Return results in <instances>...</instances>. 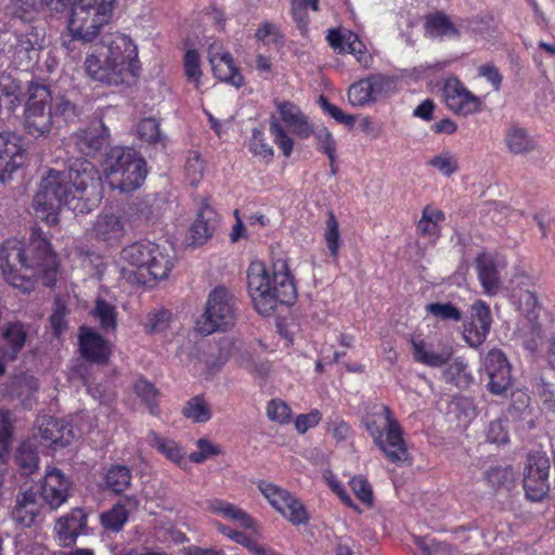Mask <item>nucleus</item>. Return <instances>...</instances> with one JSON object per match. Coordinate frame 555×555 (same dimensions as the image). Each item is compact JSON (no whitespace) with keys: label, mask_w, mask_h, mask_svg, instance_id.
Masks as SVG:
<instances>
[{"label":"nucleus","mask_w":555,"mask_h":555,"mask_svg":"<svg viewBox=\"0 0 555 555\" xmlns=\"http://www.w3.org/2000/svg\"><path fill=\"white\" fill-rule=\"evenodd\" d=\"M102 198L99 171L86 157L75 158L64 171L50 169L33 199L35 216L48 225L60 221L61 206L89 214Z\"/></svg>","instance_id":"nucleus-1"},{"label":"nucleus","mask_w":555,"mask_h":555,"mask_svg":"<svg viewBox=\"0 0 555 555\" xmlns=\"http://www.w3.org/2000/svg\"><path fill=\"white\" fill-rule=\"evenodd\" d=\"M0 261L4 280L24 294L31 293L39 279L49 287L56 282L57 256L38 227L31 229L27 244L17 238L5 240L0 247Z\"/></svg>","instance_id":"nucleus-2"},{"label":"nucleus","mask_w":555,"mask_h":555,"mask_svg":"<svg viewBox=\"0 0 555 555\" xmlns=\"http://www.w3.org/2000/svg\"><path fill=\"white\" fill-rule=\"evenodd\" d=\"M247 291L255 310L272 315L280 305L291 306L297 299V287L286 259H274L271 267L253 260L246 271Z\"/></svg>","instance_id":"nucleus-3"},{"label":"nucleus","mask_w":555,"mask_h":555,"mask_svg":"<svg viewBox=\"0 0 555 555\" xmlns=\"http://www.w3.org/2000/svg\"><path fill=\"white\" fill-rule=\"evenodd\" d=\"M85 66L93 80L115 86L141 74L138 48L130 36L120 33L102 37L96 51L86 57Z\"/></svg>","instance_id":"nucleus-4"},{"label":"nucleus","mask_w":555,"mask_h":555,"mask_svg":"<svg viewBox=\"0 0 555 555\" xmlns=\"http://www.w3.org/2000/svg\"><path fill=\"white\" fill-rule=\"evenodd\" d=\"M362 424L388 462L397 466L412 464L403 427L388 405H375L362 417Z\"/></svg>","instance_id":"nucleus-5"},{"label":"nucleus","mask_w":555,"mask_h":555,"mask_svg":"<svg viewBox=\"0 0 555 555\" xmlns=\"http://www.w3.org/2000/svg\"><path fill=\"white\" fill-rule=\"evenodd\" d=\"M104 172L113 189L132 192L139 189L147 175L144 157L129 146L111 147L103 163Z\"/></svg>","instance_id":"nucleus-6"},{"label":"nucleus","mask_w":555,"mask_h":555,"mask_svg":"<svg viewBox=\"0 0 555 555\" xmlns=\"http://www.w3.org/2000/svg\"><path fill=\"white\" fill-rule=\"evenodd\" d=\"M120 260L135 268L144 284L167 279L173 268L170 255L158 244L146 240L124 247Z\"/></svg>","instance_id":"nucleus-7"},{"label":"nucleus","mask_w":555,"mask_h":555,"mask_svg":"<svg viewBox=\"0 0 555 555\" xmlns=\"http://www.w3.org/2000/svg\"><path fill=\"white\" fill-rule=\"evenodd\" d=\"M116 0H74L68 29L73 38L92 41L113 17Z\"/></svg>","instance_id":"nucleus-8"},{"label":"nucleus","mask_w":555,"mask_h":555,"mask_svg":"<svg viewBox=\"0 0 555 555\" xmlns=\"http://www.w3.org/2000/svg\"><path fill=\"white\" fill-rule=\"evenodd\" d=\"M24 111V128L34 138L49 134L53 125L52 95L41 83H31Z\"/></svg>","instance_id":"nucleus-9"},{"label":"nucleus","mask_w":555,"mask_h":555,"mask_svg":"<svg viewBox=\"0 0 555 555\" xmlns=\"http://www.w3.org/2000/svg\"><path fill=\"white\" fill-rule=\"evenodd\" d=\"M235 321V308L232 294L224 286H216L210 291L206 308L197 320L196 326L201 334L210 335L225 331Z\"/></svg>","instance_id":"nucleus-10"},{"label":"nucleus","mask_w":555,"mask_h":555,"mask_svg":"<svg viewBox=\"0 0 555 555\" xmlns=\"http://www.w3.org/2000/svg\"><path fill=\"white\" fill-rule=\"evenodd\" d=\"M397 90V80L385 74H371L354 81L348 89V101L353 107H363L389 98Z\"/></svg>","instance_id":"nucleus-11"},{"label":"nucleus","mask_w":555,"mask_h":555,"mask_svg":"<svg viewBox=\"0 0 555 555\" xmlns=\"http://www.w3.org/2000/svg\"><path fill=\"white\" fill-rule=\"evenodd\" d=\"M13 36L14 42L9 49L12 62L18 68L28 70L38 61L42 36L36 26L24 22L20 27H15Z\"/></svg>","instance_id":"nucleus-12"},{"label":"nucleus","mask_w":555,"mask_h":555,"mask_svg":"<svg viewBox=\"0 0 555 555\" xmlns=\"http://www.w3.org/2000/svg\"><path fill=\"white\" fill-rule=\"evenodd\" d=\"M441 96L446 107L455 115L466 117L481 112V99L470 92L456 76L444 79Z\"/></svg>","instance_id":"nucleus-13"},{"label":"nucleus","mask_w":555,"mask_h":555,"mask_svg":"<svg viewBox=\"0 0 555 555\" xmlns=\"http://www.w3.org/2000/svg\"><path fill=\"white\" fill-rule=\"evenodd\" d=\"M550 460L540 452L529 453L524 473V490L532 502L542 501L550 491Z\"/></svg>","instance_id":"nucleus-14"},{"label":"nucleus","mask_w":555,"mask_h":555,"mask_svg":"<svg viewBox=\"0 0 555 555\" xmlns=\"http://www.w3.org/2000/svg\"><path fill=\"white\" fill-rule=\"evenodd\" d=\"M26 158L24 138L11 131L0 132V182L11 181L13 175L24 166Z\"/></svg>","instance_id":"nucleus-15"},{"label":"nucleus","mask_w":555,"mask_h":555,"mask_svg":"<svg viewBox=\"0 0 555 555\" xmlns=\"http://www.w3.org/2000/svg\"><path fill=\"white\" fill-rule=\"evenodd\" d=\"M488 390L495 396H505L513 385L511 364L505 353L498 348L488 351L485 358Z\"/></svg>","instance_id":"nucleus-16"},{"label":"nucleus","mask_w":555,"mask_h":555,"mask_svg":"<svg viewBox=\"0 0 555 555\" xmlns=\"http://www.w3.org/2000/svg\"><path fill=\"white\" fill-rule=\"evenodd\" d=\"M411 346L414 361L431 369L443 367L454 354L452 345L448 343L434 345L422 337H412Z\"/></svg>","instance_id":"nucleus-17"},{"label":"nucleus","mask_w":555,"mask_h":555,"mask_svg":"<svg viewBox=\"0 0 555 555\" xmlns=\"http://www.w3.org/2000/svg\"><path fill=\"white\" fill-rule=\"evenodd\" d=\"M492 324L489 306L478 300L472 306V315L464 324L463 339L472 348L480 347L487 339Z\"/></svg>","instance_id":"nucleus-18"},{"label":"nucleus","mask_w":555,"mask_h":555,"mask_svg":"<svg viewBox=\"0 0 555 555\" xmlns=\"http://www.w3.org/2000/svg\"><path fill=\"white\" fill-rule=\"evenodd\" d=\"M78 344L80 356L88 362L106 364L112 356L111 343L90 327H80Z\"/></svg>","instance_id":"nucleus-19"},{"label":"nucleus","mask_w":555,"mask_h":555,"mask_svg":"<svg viewBox=\"0 0 555 555\" xmlns=\"http://www.w3.org/2000/svg\"><path fill=\"white\" fill-rule=\"evenodd\" d=\"M72 487L70 480L56 467L48 469L39 485L40 498L51 508L63 505Z\"/></svg>","instance_id":"nucleus-20"},{"label":"nucleus","mask_w":555,"mask_h":555,"mask_svg":"<svg viewBox=\"0 0 555 555\" xmlns=\"http://www.w3.org/2000/svg\"><path fill=\"white\" fill-rule=\"evenodd\" d=\"M219 222V215L210 205L209 198H204L197 210L196 218L189 230L192 245L202 246L210 240L217 230Z\"/></svg>","instance_id":"nucleus-21"},{"label":"nucleus","mask_w":555,"mask_h":555,"mask_svg":"<svg viewBox=\"0 0 555 555\" xmlns=\"http://www.w3.org/2000/svg\"><path fill=\"white\" fill-rule=\"evenodd\" d=\"M275 108L281 121L297 138L309 139L313 133V125L301 108L292 101H275Z\"/></svg>","instance_id":"nucleus-22"},{"label":"nucleus","mask_w":555,"mask_h":555,"mask_svg":"<svg viewBox=\"0 0 555 555\" xmlns=\"http://www.w3.org/2000/svg\"><path fill=\"white\" fill-rule=\"evenodd\" d=\"M87 526V515L81 508H74L59 518L54 531L62 546L68 547L76 543L77 538Z\"/></svg>","instance_id":"nucleus-23"},{"label":"nucleus","mask_w":555,"mask_h":555,"mask_svg":"<svg viewBox=\"0 0 555 555\" xmlns=\"http://www.w3.org/2000/svg\"><path fill=\"white\" fill-rule=\"evenodd\" d=\"M478 280L486 295L493 296L500 288V274L496 255L481 251L475 259Z\"/></svg>","instance_id":"nucleus-24"},{"label":"nucleus","mask_w":555,"mask_h":555,"mask_svg":"<svg viewBox=\"0 0 555 555\" xmlns=\"http://www.w3.org/2000/svg\"><path fill=\"white\" fill-rule=\"evenodd\" d=\"M209 62L217 79L235 88L244 86L245 78L240 68L235 65L233 56L229 52L211 53Z\"/></svg>","instance_id":"nucleus-25"},{"label":"nucleus","mask_w":555,"mask_h":555,"mask_svg":"<svg viewBox=\"0 0 555 555\" xmlns=\"http://www.w3.org/2000/svg\"><path fill=\"white\" fill-rule=\"evenodd\" d=\"M4 346H0V358L7 361L16 360L25 346L27 333L22 322H9L2 331Z\"/></svg>","instance_id":"nucleus-26"},{"label":"nucleus","mask_w":555,"mask_h":555,"mask_svg":"<svg viewBox=\"0 0 555 555\" xmlns=\"http://www.w3.org/2000/svg\"><path fill=\"white\" fill-rule=\"evenodd\" d=\"M108 129L101 124L100 127L80 129L74 133L73 140L78 151L85 156H93L106 143Z\"/></svg>","instance_id":"nucleus-27"},{"label":"nucleus","mask_w":555,"mask_h":555,"mask_svg":"<svg viewBox=\"0 0 555 555\" xmlns=\"http://www.w3.org/2000/svg\"><path fill=\"white\" fill-rule=\"evenodd\" d=\"M147 443L159 454L179 467L186 465L185 451L173 439L160 436L155 430H150L146 436Z\"/></svg>","instance_id":"nucleus-28"},{"label":"nucleus","mask_w":555,"mask_h":555,"mask_svg":"<svg viewBox=\"0 0 555 555\" xmlns=\"http://www.w3.org/2000/svg\"><path fill=\"white\" fill-rule=\"evenodd\" d=\"M206 509L214 515L237 522L244 529H253L256 524L243 508L221 499L209 500Z\"/></svg>","instance_id":"nucleus-29"},{"label":"nucleus","mask_w":555,"mask_h":555,"mask_svg":"<svg viewBox=\"0 0 555 555\" xmlns=\"http://www.w3.org/2000/svg\"><path fill=\"white\" fill-rule=\"evenodd\" d=\"M92 232L99 241L106 243L116 242L124 235V223L115 215H101L94 222Z\"/></svg>","instance_id":"nucleus-30"},{"label":"nucleus","mask_w":555,"mask_h":555,"mask_svg":"<svg viewBox=\"0 0 555 555\" xmlns=\"http://www.w3.org/2000/svg\"><path fill=\"white\" fill-rule=\"evenodd\" d=\"M424 30L430 38L460 37V30L442 11L426 15Z\"/></svg>","instance_id":"nucleus-31"},{"label":"nucleus","mask_w":555,"mask_h":555,"mask_svg":"<svg viewBox=\"0 0 555 555\" xmlns=\"http://www.w3.org/2000/svg\"><path fill=\"white\" fill-rule=\"evenodd\" d=\"M133 392L152 415H159V399L162 397V392L155 384L150 382L146 377L140 376L133 383Z\"/></svg>","instance_id":"nucleus-32"},{"label":"nucleus","mask_w":555,"mask_h":555,"mask_svg":"<svg viewBox=\"0 0 555 555\" xmlns=\"http://www.w3.org/2000/svg\"><path fill=\"white\" fill-rule=\"evenodd\" d=\"M505 144L509 153L514 155L528 154L534 151L537 143L528 131L517 125H512L505 134Z\"/></svg>","instance_id":"nucleus-33"},{"label":"nucleus","mask_w":555,"mask_h":555,"mask_svg":"<svg viewBox=\"0 0 555 555\" xmlns=\"http://www.w3.org/2000/svg\"><path fill=\"white\" fill-rule=\"evenodd\" d=\"M446 220V215L441 209L426 205L422 210V217L416 224V231L424 237L440 236V223Z\"/></svg>","instance_id":"nucleus-34"},{"label":"nucleus","mask_w":555,"mask_h":555,"mask_svg":"<svg viewBox=\"0 0 555 555\" xmlns=\"http://www.w3.org/2000/svg\"><path fill=\"white\" fill-rule=\"evenodd\" d=\"M90 314L99 321L100 328L104 333H115L117 331V309L104 298L99 297L95 299Z\"/></svg>","instance_id":"nucleus-35"},{"label":"nucleus","mask_w":555,"mask_h":555,"mask_svg":"<svg viewBox=\"0 0 555 555\" xmlns=\"http://www.w3.org/2000/svg\"><path fill=\"white\" fill-rule=\"evenodd\" d=\"M132 474L126 465H112L104 476V488L115 494H121L131 485Z\"/></svg>","instance_id":"nucleus-36"},{"label":"nucleus","mask_w":555,"mask_h":555,"mask_svg":"<svg viewBox=\"0 0 555 555\" xmlns=\"http://www.w3.org/2000/svg\"><path fill=\"white\" fill-rule=\"evenodd\" d=\"M444 366L442 378L446 383L459 388L467 387L472 383L473 376L467 371V363L463 358H455L453 361L450 360Z\"/></svg>","instance_id":"nucleus-37"},{"label":"nucleus","mask_w":555,"mask_h":555,"mask_svg":"<svg viewBox=\"0 0 555 555\" xmlns=\"http://www.w3.org/2000/svg\"><path fill=\"white\" fill-rule=\"evenodd\" d=\"M182 415L193 423H207L212 417L210 404L204 395H197L189 399L182 408Z\"/></svg>","instance_id":"nucleus-38"},{"label":"nucleus","mask_w":555,"mask_h":555,"mask_svg":"<svg viewBox=\"0 0 555 555\" xmlns=\"http://www.w3.org/2000/svg\"><path fill=\"white\" fill-rule=\"evenodd\" d=\"M324 242L328 249L330 256L334 261H337L343 241L339 232V223L333 211L328 212L327 219L325 221Z\"/></svg>","instance_id":"nucleus-39"},{"label":"nucleus","mask_w":555,"mask_h":555,"mask_svg":"<svg viewBox=\"0 0 555 555\" xmlns=\"http://www.w3.org/2000/svg\"><path fill=\"white\" fill-rule=\"evenodd\" d=\"M137 132L141 141L151 145L165 146L166 144V137L160 131L159 121L153 117L141 119L137 126Z\"/></svg>","instance_id":"nucleus-40"},{"label":"nucleus","mask_w":555,"mask_h":555,"mask_svg":"<svg viewBox=\"0 0 555 555\" xmlns=\"http://www.w3.org/2000/svg\"><path fill=\"white\" fill-rule=\"evenodd\" d=\"M15 462L22 475L29 476L38 469V452L29 442H22L16 450Z\"/></svg>","instance_id":"nucleus-41"},{"label":"nucleus","mask_w":555,"mask_h":555,"mask_svg":"<svg viewBox=\"0 0 555 555\" xmlns=\"http://www.w3.org/2000/svg\"><path fill=\"white\" fill-rule=\"evenodd\" d=\"M279 514L294 526L307 525L310 520V516L305 504L293 494H291L286 504L281 508Z\"/></svg>","instance_id":"nucleus-42"},{"label":"nucleus","mask_w":555,"mask_h":555,"mask_svg":"<svg viewBox=\"0 0 555 555\" xmlns=\"http://www.w3.org/2000/svg\"><path fill=\"white\" fill-rule=\"evenodd\" d=\"M129 519V512L126 505L117 503L101 515L102 526L109 531L119 532Z\"/></svg>","instance_id":"nucleus-43"},{"label":"nucleus","mask_w":555,"mask_h":555,"mask_svg":"<svg viewBox=\"0 0 555 555\" xmlns=\"http://www.w3.org/2000/svg\"><path fill=\"white\" fill-rule=\"evenodd\" d=\"M255 38L263 46H273L276 48L283 47L285 42V36L280 27L268 21L259 24L255 33Z\"/></svg>","instance_id":"nucleus-44"},{"label":"nucleus","mask_w":555,"mask_h":555,"mask_svg":"<svg viewBox=\"0 0 555 555\" xmlns=\"http://www.w3.org/2000/svg\"><path fill=\"white\" fill-rule=\"evenodd\" d=\"M257 487L278 513L286 504L292 494L287 490L266 480H259Z\"/></svg>","instance_id":"nucleus-45"},{"label":"nucleus","mask_w":555,"mask_h":555,"mask_svg":"<svg viewBox=\"0 0 555 555\" xmlns=\"http://www.w3.org/2000/svg\"><path fill=\"white\" fill-rule=\"evenodd\" d=\"M485 479L495 490L509 489L514 483L515 475L511 466H494L486 472Z\"/></svg>","instance_id":"nucleus-46"},{"label":"nucleus","mask_w":555,"mask_h":555,"mask_svg":"<svg viewBox=\"0 0 555 555\" xmlns=\"http://www.w3.org/2000/svg\"><path fill=\"white\" fill-rule=\"evenodd\" d=\"M427 314L439 321L460 322L463 319V312L452 302H430L426 305Z\"/></svg>","instance_id":"nucleus-47"},{"label":"nucleus","mask_w":555,"mask_h":555,"mask_svg":"<svg viewBox=\"0 0 555 555\" xmlns=\"http://www.w3.org/2000/svg\"><path fill=\"white\" fill-rule=\"evenodd\" d=\"M13 427L5 414H0V494L5 472V455L12 438Z\"/></svg>","instance_id":"nucleus-48"},{"label":"nucleus","mask_w":555,"mask_h":555,"mask_svg":"<svg viewBox=\"0 0 555 555\" xmlns=\"http://www.w3.org/2000/svg\"><path fill=\"white\" fill-rule=\"evenodd\" d=\"M347 52L352 54L363 68H371L374 62L365 43L354 33H349L347 39Z\"/></svg>","instance_id":"nucleus-49"},{"label":"nucleus","mask_w":555,"mask_h":555,"mask_svg":"<svg viewBox=\"0 0 555 555\" xmlns=\"http://www.w3.org/2000/svg\"><path fill=\"white\" fill-rule=\"evenodd\" d=\"M61 430L60 421L55 417H43L39 423L40 436L49 446H65Z\"/></svg>","instance_id":"nucleus-50"},{"label":"nucleus","mask_w":555,"mask_h":555,"mask_svg":"<svg viewBox=\"0 0 555 555\" xmlns=\"http://www.w3.org/2000/svg\"><path fill=\"white\" fill-rule=\"evenodd\" d=\"M427 165L448 178L460 170L457 158L450 151L435 155L427 162Z\"/></svg>","instance_id":"nucleus-51"},{"label":"nucleus","mask_w":555,"mask_h":555,"mask_svg":"<svg viewBox=\"0 0 555 555\" xmlns=\"http://www.w3.org/2000/svg\"><path fill=\"white\" fill-rule=\"evenodd\" d=\"M269 126L270 133L273 137V142L282 151L285 157H289L294 151V140L278 119L272 118Z\"/></svg>","instance_id":"nucleus-52"},{"label":"nucleus","mask_w":555,"mask_h":555,"mask_svg":"<svg viewBox=\"0 0 555 555\" xmlns=\"http://www.w3.org/2000/svg\"><path fill=\"white\" fill-rule=\"evenodd\" d=\"M249 152L254 156H259L267 163L271 162L274 151L266 141L264 132L258 128H254L248 144Z\"/></svg>","instance_id":"nucleus-53"},{"label":"nucleus","mask_w":555,"mask_h":555,"mask_svg":"<svg viewBox=\"0 0 555 555\" xmlns=\"http://www.w3.org/2000/svg\"><path fill=\"white\" fill-rule=\"evenodd\" d=\"M184 73L188 80L194 83L195 88L201 86V57L196 50L190 49L185 52L183 59Z\"/></svg>","instance_id":"nucleus-54"},{"label":"nucleus","mask_w":555,"mask_h":555,"mask_svg":"<svg viewBox=\"0 0 555 555\" xmlns=\"http://www.w3.org/2000/svg\"><path fill=\"white\" fill-rule=\"evenodd\" d=\"M291 14L296 23L300 35L304 37L308 36L310 18L308 14V0H289Z\"/></svg>","instance_id":"nucleus-55"},{"label":"nucleus","mask_w":555,"mask_h":555,"mask_svg":"<svg viewBox=\"0 0 555 555\" xmlns=\"http://www.w3.org/2000/svg\"><path fill=\"white\" fill-rule=\"evenodd\" d=\"M312 135L317 144V150L320 153L324 154L325 156L337 154V141L327 127L322 126L317 130L313 129Z\"/></svg>","instance_id":"nucleus-56"},{"label":"nucleus","mask_w":555,"mask_h":555,"mask_svg":"<svg viewBox=\"0 0 555 555\" xmlns=\"http://www.w3.org/2000/svg\"><path fill=\"white\" fill-rule=\"evenodd\" d=\"M267 415L270 421L285 425L292 420V409L281 399H271L267 404Z\"/></svg>","instance_id":"nucleus-57"},{"label":"nucleus","mask_w":555,"mask_h":555,"mask_svg":"<svg viewBox=\"0 0 555 555\" xmlns=\"http://www.w3.org/2000/svg\"><path fill=\"white\" fill-rule=\"evenodd\" d=\"M205 162L201 154L192 152L186 159L185 173L192 186H196L203 179Z\"/></svg>","instance_id":"nucleus-58"},{"label":"nucleus","mask_w":555,"mask_h":555,"mask_svg":"<svg viewBox=\"0 0 555 555\" xmlns=\"http://www.w3.org/2000/svg\"><path fill=\"white\" fill-rule=\"evenodd\" d=\"M170 317V311L165 309L150 312L144 323L145 333L154 334L165 331L169 325Z\"/></svg>","instance_id":"nucleus-59"},{"label":"nucleus","mask_w":555,"mask_h":555,"mask_svg":"<svg viewBox=\"0 0 555 555\" xmlns=\"http://www.w3.org/2000/svg\"><path fill=\"white\" fill-rule=\"evenodd\" d=\"M517 298L518 310L524 313L528 319L535 317V311L539 309L538 297L531 291H519L513 295Z\"/></svg>","instance_id":"nucleus-60"},{"label":"nucleus","mask_w":555,"mask_h":555,"mask_svg":"<svg viewBox=\"0 0 555 555\" xmlns=\"http://www.w3.org/2000/svg\"><path fill=\"white\" fill-rule=\"evenodd\" d=\"M196 446L198 450L192 452L189 456L190 461L196 464H201L207 459L221 453V449L218 446L205 438L198 439Z\"/></svg>","instance_id":"nucleus-61"},{"label":"nucleus","mask_w":555,"mask_h":555,"mask_svg":"<svg viewBox=\"0 0 555 555\" xmlns=\"http://www.w3.org/2000/svg\"><path fill=\"white\" fill-rule=\"evenodd\" d=\"M318 103L321 108L337 122L349 127L353 126L356 117L353 115L344 113L338 106L332 104L326 96L320 95Z\"/></svg>","instance_id":"nucleus-62"},{"label":"nucleus","mask_w":555,"mask_h":555,"mask_svg":"<svg viewBox=\"0 0 555 555\" xmlns=\"http://www.w3.org/2000/svg\"><path fill=\"white\" fill-rule=\"evenodd\" d=\"M354 495L367 506L373 504V491L370 482L362 476H354L349 482Z\"/></svg>","instance_id":"nucleus-63"},{"label":"nucleus","mask_w":555,"mask_h":555,"mask_svg":"<svg viewBox=\"0 0 555 555\" xmlns=\"http://www.w3.org/2000/svg\"><path fill=\"white\" fill-rule=\"evenodd\" d=\"M487 439L491 443L506 444L509 441L506 422L495 420L489 424Z\"/></svg>","instance_id":"nucleus-64"}]
</instances>
